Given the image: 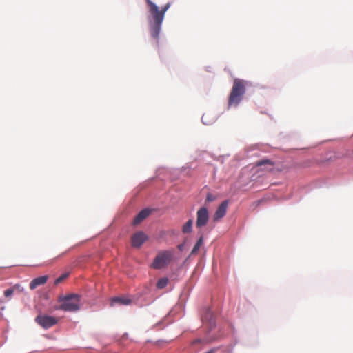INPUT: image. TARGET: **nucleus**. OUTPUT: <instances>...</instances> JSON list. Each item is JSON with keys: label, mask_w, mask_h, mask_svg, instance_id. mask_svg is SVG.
Masks as SVG:
<instances>
[{"label": "nucleus", "mask_w": 353, "mask_h": 353, "mask_svg": "<svg viewBox=\"0 0 353 353\" xmlns=\"http://www.w3.org/2000/svg\"><path fill=\"white\" fill-rule=\"evenodd\" d=\"M168 283V279L166 277L161 278L157 283V288L158 289H163L166 287Z\"/></svg>", "instance_id": "obj_14"}, {"label": "nucleus", "mask_w": 353, "mask_h": 353, "mask_svg": "<svg viewBox=\"0 0 353 353\" xmlns=\"http://www.w3.org/2000/svg\"><path fill=\"white\" fill-rule=\"evenodd\" d=\"M173 253L171 251H164L159 253L151 267L154 269H161L164 268L172 259Z\"/></svg>", "instance_id": "obj_4"}, {"label": "nucleus", "mask_w": 353, "mask_h": 353, "mask_svg": "<svg viewBox=\"0 0 353 353\" xmlns=\"http://www.w3.org/2000/svg\"><path fill=\"white\" fill-rule=\"evenodd\" d=\"M132 303V300L128 297L125 296H117L114 297L111 300V306H114V305H130Z\"/></svg>", "instance_id": "obj_10"}, {"label": "nucleus", "mask_w": 353, "mask_h": 353, "mask_svg": "<svg viewBox=\"0 0 353 353\" xmlns=\"http://www.w3.org/2000/svg\"><path fill=\"white\" fill-rule=\"evenodd\" d=\"M202 321L203 322H208L210 327H212L215 325L213 314L210 309H208L206 310L205 314L202 316Z\"/></svg>", "instance_id": "obj_12"}, {"label": "nucleus", "mask_w": 353, "mask_h": 353, "mask_svg": "<svg viewBox=\"0 0 353 353\" xmlns=\"http://www.w3.org/2000/svg\"><path fill=\"white\" fill-rule=\"evenodd\" d=\"M209 212L207 208H200L196 212V225L198 228H201L207 225L209 221Z\"/></svg>", "instance_id": "obj_6"}, {"label": "nucleus", "mask_w": 353, "mask_h": 353, "mask_svg": "<svg viewBox=\"0 0 353 353\" xmlns=\"http://www.w3.org/2000/svg\"><path fill=\"white\" fill-rule=\"evenodd\" d=\"M192 220L189 219L185 224L183 226L182 231L183 233H189L192 231Z\"/></svg>", "instance_id": "obj_15"}, {"label": "nucleus", "mask_w": 353, "mask_h": 353, "mask_svg": "<svg viewBox=\"0 0 353 353\" xmlns=\"http://www.w3.org/2000/svg\"><path fill=\"white\" fill-rule=\"evenodd\" d=\"M19 285H15L14 287L7 289L4 291L3 294L6 298H10L14 292L15 289L19 288Z\"/></svg>", "instance_id": "obj_16"}, {"label": "nucleus", "mask_w": 353, "mask_h": 353, "mask_svg": "<svg viewBox=\"0 0 353 353\" xmlns=\"http://www.w3.org/2000/svg\"><path fill=\"white\" fill-rule=\"evenodd\" d=\"M48 278V276L47 275H43L34 279L30 283V288L31 290H34L38 286L45 284Z\"/></svg>", "instance_id": "obj_9"}, {"label": "nucleus", "mask_w": 353, "mask_h": 353, "mask_svg": "<svg viewBox=\"0 0 353 353\" xmlns=\"http://www.w3.org/2000/svg\"><path fill=\"white\" fill-rule=\"evenodd\" d=\"M228 206V201H223L219 206L217 208L216 212L214 214L213 219L214 221H219L226 214Z\"/></svg>", "instance_id": "obj_8"}, {"label": "nucleus", "mask_w": 353, "mask_h": 353, "mask_svg": "<svg viewBox=\"0 0 353 353\" xmlns=\"http://www.w3.org/2000/svg\"><path fill=\"white\" fill-rule=\"evenodd\" d=\"M245 81L235 79L228 98V106H237L245 93Z\"/></svg>", "instance_id": "obj_3"}, {"label": "nucleus", "mask_w": 353, "mask_h": 353, "mask_svg": "<svg viewBox=\"0 0 353 353\" xmlns=\"http://www.w3.org/2000/svg\"><path fill=\"white\" fill-rule=\"evenodd\" d=\"M68 276V274L66 273V274H63L62 275H61L59 277H58L56 280H55V284H59V283H61V281H63L65 279H66Z\"/></svg>", "instance_id": "obj_18"}, {"label": "nucleus", "mask_w": 353, "mask_h": 353, "mask_svg": "<svg viewBox=\"0 0 353 353\" xmlns=\"http://www.w3.org/2000/svg\"><path fill=\"white\" fill-rule=\"evenodd\" d=\"M203 236H201L196 243L194 245L192 252H191V255H195L198 253L201 246L203 245Z\"/></svg>", "instance_id": "obj_13"}, {"label": "nucleus", "mask_w": 353, "mask_h": 353, "mask_svg": "<svg viewBox=\"0 0 353 353\" xmlns=\"http://www.w3.org/2000/svg\"><path fill=\"white\" fill-rule=\"evenodd\" d=\"M35 321L43 328L48 329L56 325L58 320L54 316L40 314L35 318Z\"/></svg>", "instance_id": "obj_5"}, {"label": "nucleus", "mask_w": 353, "mask_h": 353, "mask_svg": "<svg viewBox=\"0 0 353 353\" xmlns=\"http://www.w3.org/2000/svg\"><path fill=\"white\" fill-rule=\"evenodd\" d=\"M215 199V196L212 194H208L206 196V201L211 202Z\"/></svg>", "instance_id": "obj_19"}, {"label": "nucleus", "mask_w": 353, "mask_h": 353, "mask_svg": "<svg viewBox=\"0 0 353 353\" xmlns=\"http://www.w3.org/2000/svg\"><path fill=\"white\" fill-rule=\"evenodd\" d=\"M60 305L57 310L64 312H77L80 309L81 296L77 294H70L65 296H60L58 298Z\"/></svg>", "instance_id": "obj_2"}, {"label": "nucleus", "mask_w": 353, "mask_h": 353, "mask_svg": "<svg viewBox=\"0 0 353 353\" xmlns=\"http://www.w3.org/2000/svg\"><path fill=\"white\" fill-rule=\"evenodd\" d=\"M178 248H179V249H181V248H182V245H179V246H178Z\"/></svg>", "instance_id": "obj_21"}, {"label": "nucleus", "mask_w": 353, "mask_h": 353, "mask_svg": "<svg viewBox=\"0 0 353 353\" xmlns=\"http://www.w3.org/2000/svg\"><path fill=\"white\" fill-rule=\"evenodd\" d=\"M146 240L147 236L143 232H137L134 233L131 238L132 245L134 248H139Z\"/></svg>", "instance_id": "obj_7"}, {"label": "nucleus", "mask_w": 353, "mask_h": 353, "mask_svg": "<svg viewBox=\"0 0 353 353\" xmlns=\"http://www.w3.org/2000/svg\"><path fill=\"white\" fill-rule=\"evenodd\" d=\"M150 214V210L148 209L142 210L134 218V224L137 225L143 221Z\"/></svg>", "instance_id": "obj_11"}, {"label": "nucleus", "mask_w": 353, "mask_h": 353, "mask_svg": "<svg viewBox=\"0 0 353 353\" xmlns=\"http://www.w3.org/2000/svg\"><path fill=\"white\" fill-rule=\"evenodd\" d=\"M145 1L150 14L148 17V21L150 34L152 38L158 40L165 14L170 8L171 3H167L161 10H159V7L151 0H145Z\"/></svg>", "instance_id": "obj_1"}, {"label": "nucleus", "mask_w": 353, "mask_h": 353, "mask_svg": "<svg viewBox=\"0 0 353 353\" xmlns=\"http://www.w3.org/2000/svg\"><path fill=\"white\" fill-rule=\"evenodd\" d=\"M64 254H65V252L61 253V254L59 256H58L57 258H59V257H60V256H61L64 255Z\"/></svg>", "instance_id": "obj_20"}, {"label": "nucleus", "mask_w": 353, "mask_h": 353, "mask_svg": "<svg viewBox=\"0 0 353 353\" xmlns=\"http://www.w3.org/2000/svg\"><path fill=\"white\" fill-rule=\"evenodd\" d=\"M270 165L272 166L274 165V163L269 159H263V160L259 161L256 163L257 166H262V165Z\"/></svg>", "instance_id": "obj_17"}]
</instances>
